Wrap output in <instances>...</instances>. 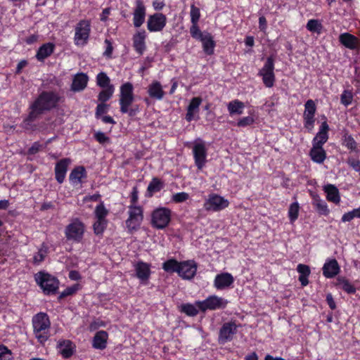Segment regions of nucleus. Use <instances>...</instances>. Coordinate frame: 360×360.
<instances>
[{
    "instance_id": "12",
    "label": "nucleus",
    "mask_w": 360,
    "mask_h": 360,
    "mask_svg": "<svg viewBox=\"0 0 360 360\" xmlns=\"http://www.w3.org/2000/svg\"><path fill=\"white\" fill-rule=\"evenodd\" d=\"M167 23L166 15L162 13H155L148 17L147 28L150 32H160Z\"/></svg>"
},
{
    "instance_id": "51",
    "label": "nucleus",
    "mask_w": 360,
    "mask_h": 360,
    "mask_svg": "<svg viewBox=\"0 0 360 360\" xmlns=\"http://www.w3.org/2000/svg\"><path fill=\"white\" fill-rule=\"evenodd\" d=\"M190 33L193 38L200 40L201 38L205 35L199 29L198 24H192L190 28Z\"/></svg>"
},
{
    "instance_id": "24",
    "label": "nucleus",
    "mask_w": 360,
    "mask_h": 360,
    "mask_svg": "<svg viewBox=\"0 0 360 360\" xmlns=\"http://www.w3.org/2000/svg\"><path fill=\"white\" fill-rule=\"evenodd\" d=\"M146 37V32L144 30L138 32L133 37V46L135 51L139 54L142 55L146 49L145 39Z\"/></svg>"
},
{
    "instance_id": "64",
    "label": "nucleus",
    "mask_w": 360,
    "mask_h": 360,
    "mask_svg": "<svg viewBox=\"0 0 360 360\" xmlns=\"http://www.w3.org/2000/svg\"><path fill=\"white\" fill-rule=\"evenodd\" d=\"M42 146L39 142H34L32 146L29 148V154L34 155L39 151Z\"/></svg>"
},
{
    "instance_id": "13",
    "label": "nucleus",
    "mask_w": 360,
    "mask_h": 360,
    "mask_svg": "<svg viewBox=\"0 0 360 360\" xmlns=\"http://www.w3.org/2000/svg\"><path fill=\"white\" fill-rule=\"evenodd\" d=\"M304 112L303 115L304 127L309 131L312 130L315 122L314 115L316 112V105L313 100H308L304 104Z\"/></svg>"
},
{
    "instance_id": "5",
    "label": "nucleus",
    "mask_w": 360,
    "mask_h": 360,
    "mask_svg": "<svg viewBox=\"0 0 360 360\" xmlns=\"http://www.w3.org/2000/svg\"><path fill=\"white\" fill-rule=\"evenodd\" d=\"M195 165L201 170L207 162V148L205 142L200 139L195 140L192 147Z\"/></svg>"
},
{
    "instance_id": "58",
    "label": "nucleus",
    "mask_w": 360,
    "mask_h": 360,
    "mask_svg": "<svg viewBox=\"0 0 360 360\" xmlns=\"http://www.w3.org/2000/svg\"><path fill=\"white\" fill-rule=\"evenodd\" d=\"M46 254V252L45 250H39L33 257V263L39 264L44 259Z\"/></svg>"
},
{
    "instance_id": "35",
    "label": "nucleus",
    "mask_w": 360,
    "mask_h": 360,
    "mask_svg": "<svg viewBox=\"0 0 360 360\" xmlns=\"http://www.w3.org/2000/svg\"><path fill=\"white\" fill-rule=\"evenodd\" d=\"M313 206L319 214L328 215L329 213V209L326 202L321 200L319 195H316L313 196Z\"/></svg>"
},
{
    "instance_id": "39",
    "label": "nucleus",
    "mask_w": 360,
    "mask_h": 360,
    "mask_svg": "<svg viewBox=\"0 0 360 360\" xmlns=\"http://www.w3.org/2000/svg\"><path fill=\"white\" fill-rule=\"evenodd\" d=\"M180 267V262L174 259H169L162 264V269L168 273H174L178 271Z\"/></svg>"
},
{
    "instance_id": "15",
    "label": "nucleus",
    "mask_w": 360,
    "mask_h": 360,
    "mask_svg": "<svg viewBox=\"0 0 360 360\" xmlns=\"http://www.w3.org/2000/svg\"><path fill=\"white\" fill-rule=\"evenodd\" d=\"M197 271V264L194 261H185L180 262L178 274L184 279H191Z\"/></svg>"
},
{
    "instance_id": "31",
    "label": "nucleus",
    "mask_w": 360,
    "mask_h": 360,
    "mask_svg": "<svg viewBox=\"0 0 360 360\" xmlns=\"http://www.w3.org/2000/svg\"><path fill=\"white\" fill-rule=\"evenodd\" d=\"M311 160L316 163H323L326 158V151L323 147L313 146L310 153Z\"/></svg>"
},
{
    "instance_id": "46",
    "label": "nucleus",
    "mask_w": 360,
    "mask_h": 360,
    "mask_svg": "<svg viewBox=\"0 0 360 360\" xmlns=\"http://www.w3.org/2000/svg\"><path fill=\"white\" fill-rule=\"evenodd\" d=\"M342 145L351 150H355L357 146L354 138L347 133L342 136Z\"/></svg>"
},
{
    "instance_id": "17",
    "label": "nucleus",
    "mask_w": 360,
    "mask_h": 360,
    "mask_svg": "<svg viewBox=\"0 0 360 360\" xmlns=\"http://www.w3.org/2000/svg\"><path fill=\"white\" fill-rule=\"evenodd\" d=\"M146 16V7L141 0L136 1V8L134 11V25L136 27H141L144 22Z\"/></svg>"
},
{
    "instance_id": "53",
    "label": "nucleus",
    "mask_w": 360,
    "mask_h": 360,
    "mask_svg": "<svg viewBox=\"0 0 360 360\" xmlns=\"http://www.w3.org/2000/svg\"><path fill=\"white\" fill-rule=\"evenodd\" d=\"M12 358V353L10 349L6 346L0 345V360H11Z\"/></svg>"
},
{
    "instance_id": "44",
    "label": "nucleus",
    "mask_w": 360,
    "mask_h": 360,
    "mask_svg": "<svg viewBox=\"0 0 360 360\" xmlns=\"http://www.w3.org/2000/svg\"><path fill=\"white\" fill-rule=\"evenodd\" d=\"M110 79L105 72H100L96 77L97 85L102 88H108L109 86H112L110 84Z\"/></svg>"
},
{
    "instance_id": "2",
    "label": "nucleus",
    "mask_w": 360,
    "mask_h": 360,
    "mask_svg": "<svg viewBox=\"0 0 360 360\" xmlns=\"http://www.w3.org/2000/svg\"><path fill=\"white\" fill-rule=\"evenodd\" d=\"M134 101V86L130 82H125L120 86L119 103L120 112L128 114L129 117L135 116L139 112L138 105L132 106Z\"/></svg>"
},
{
    "instance_id": "9",
    "label": "nucleus",
    "mask_w": 360,
    "mask_h": 360,
    "mask_svg": "<svg viewBox=\"0 0 360 360\" xmlns=\"http://www.w3.org/2000/svg\"><path fill=\"white\" fill-rule=\"evenodd\" d=\"M84 225L79 219L74 220L68 224L65 231V237L68 240L79 243L84 236Z\"/></svg>"
},
{
    "instance_id": "18",
    "label": "nucleus",
    "mask_w": 360,
    "mask_h": 360,
    "mask_svg": "<svg viewBox=\"0 0 360 360\" xmlns=\"http://www.w3.org/2000/svg\"><path fill=\"white\" fill-rule=\"evenodd\" d=\"M70 160L68 158H64L58 161L55 167L56 179L59 184L64 181L68 165Z\"/></svg>"
},
{
    "instance_id": "7",
    "label": "nucleus",
    "mask_w": 360,
    "mask_h": 360,
    "mask_svg": "<svg viewBox=\"0 0 360 360\" xmlns=\"http://www.w3.org/2000/svg\"><path fill=\"white\" fill-rule=\"evenodd\" d=\"M90 32V22L86 20H80L75 27V44L77 46H85L88 43Z\"/></svg>"
},
{
    "instance_id": "25",
    "label": "nucleus",
    "mask_w": 360,
    "mask_h": 360,
    "mask_svg": "<svg viewBox=\"0 0 360 360\" xmlns=\"http://www.w3.org/2000/svg\"><path fill=\"white\" fill-rule=\"evenodd\" d=\"M200 97H193L187 107V112L186 114V120L191 122L194 119V116L199 112V107L202 103Z\"/></svg>"
},
{
    "instance_id": "42",
    "label": "nucleus",
    "mask_w": 360,
    "mask_h": 360,
    "mask_svg": "<svg viewBox=\"0 0 360 360\" xmlns=\"http://www.w3.org/2000/svg\"><path fill=\"white\" fill-rule=\"evenodd\" d=\"M115 88L113 86H109L108 88H104V89L102 90L98 96V101L101 103H105L112 97Z\"/></svg>"
},
{
    "instance_id": "40",
    "label": "nucleus",
    "mask_w": 360,
    "mask_h": 360,
    "mask_svg": "<svg viewBox=\"0 0 360 360\" xmlns=\"http://www.w3.org/2000/svg\"><path fill=\"white\" fill-rule=\"evenodd\" d=\"M274 60L272 56L266 58V62L261 70L258 72V75L264 74L274 73Z\"/></svg>"
},
{
    "instance_id": "50",
    "label": "nucleus",
    "mask_w": 360,
    "mask_h": 360,
    "mask_svg": "<svg viewBox=\"0 0 360 360\" xmlns=\"http://www.w3.org/2000/svg\"><path fill=\"white\" fill-rule=\"evenodd\" d=\"M191 21L192 24H198V22L200 17V9L192 4L191 6Z\"/></svg>"
},
{
    "instance_id": "10",
    "label": "nucleus",
    "mask_w": 360,
    "mask_h": 360,
    "mask_svg": "<svg viewBox=\"0 0 360 360\" xmlns=\"http://www.w3.org/2000/svg\"><path fill=\"white\" fill-rule=\"evenodd\" d=\"M229 205L228 200L215 193L208 195L203 207L207 211L218 212L226 208Z\"/></svg>"
},
{
    "instance_id": "21",
    "label": "nucleus",
    "mask_w": 360,
    "mask_h": 360,
    "mask_svg": "<svg viewBox=\"0 0 360 360\" xmlns=\"http://www.w3.org/2000/svg\"><path fill=\"white\" fill-rule=\"evenodd\" d=\"M57 348L64 358H69L73 354L75 345L69 340H61L58 342Z\"/></svg>"
},
{
    "instance_id": "63",
    "label": "nucleus",
    "mask_w": 360,
    "mask_h": 360,
    "mask_svg": "<svg viewBox=\"0 0 360 360\" xmlns=\"http://www.w3.org/2000/svg\"><path fill=\"white\" fill-rule=\"evenodd\" d=\"M356 217L355 213L354 210H352L350 212H348L345 214H344L342 217V222H347L352 221L353 219Z\"/></svg>"
},
{
    "instance_id": "52",
    "label": "nucleus",
    "mask_w": 360,
    "mask_h": 360,
    "mask_svg": "<svg viewBox=\"0 0 360 360\" xmlns=\"http://www.w3.org/2000/svg\"><path fill=\"white\" fill-rule=\"evenodd\" d=\"M79 289V285L75 284L70 287L65 288L59 295V299H63L65 297L75 294Z\"/></svg>"
},
{
    "instance_id": "57",
    "label": "nucleus",
    "mask_w": 360,
    "mask_h": 360,
    "mask_svg": "<svg viewBox=\"0 0 360 360\" xmlns=\"http://www.w3.org/2000/svg\"><path fill=\"white\" fill-rule=\"evenodd\" d=\"M255 122V119L252 116L244 117L238 120L237 126L239 127H245L252 124Z\"/></svg>"
},
{
    "instance_id": "43",
    "label": "nucleus",
    "mask_w": 360,
    "mask_h": 360,
    "mask_svg": "<svg viewBox=\"0 0 360 360\" xmlns=\"http://www.w3.org/2000/svg\"><path fill=\"white\" fill-rule=\"evenodd\" d=\"M181 313H184L186 315H196L199 311H200L197 306V302H195L193 304H185L181 306Z\"/></svg>"
},
{
    "instance_id": "4",
    "label": "nucleus",
    "mask_w": 360,
    "mask_h": 360,
    "mask_svg": "<svg viewBox=\"0 0 360 360\" xmlns=\"http://www.w3.org/2000/svg\"><path fill=\"white\" fill-rule=\"evenodd\" d=\"M34 333L38 341L44 344L49 338L51 322L49 316H33Z\"/></svg>"
},
{
    "instance_id": "59",
    "label": "nucleus",
    "mask_w": 360,
    "mask_h": 360,
    "mask_svg": "<svg viewBox=\"0 0 360 360\" xmlns=\"http://www.w3.org/2000/svg\"><path fill=\"white\" fill-rule=\"evenodd\" d=\"M347 163L355 171H360V161L359 159L349 157L347 160Z\"/></svg>"
},
{
    "instance_id": "34",
    "label": "nucleus",
    "mask_w": 360,
    "mask_h": 360,
    "mask_svg": "<svg viewBox=\"0 0 360 360\" xmlns=\"http://www.w3.org/2000/svg\"><path fill=\"white\" fill-rule=\"evenodd\" d=\"M86 176V172L84 167L80 166L75 168L70 174V181L72 184H81L82 179Z\"/></svg>"
},
{
    "instance_id": "14",
    "label": "nucleus",
    "mask_w": 360,
    "mask_h": 360,
    "mask_svg": "<svg viewBox=\"0 0 360 360\" xmlns=\"http://www.w3.org/2000/svg\"><path fill=\"white\" fill-rule=\"evenodd\" d=\"M236 333L237 325L234 322L225 323L219 330V342L224 344L227 341H231Z\"/></svg>"
},
{
    "instance_id": "30",
    "label": "nucleus",
    "mask_w": 360,
    "mask_h": 360,
    "mask_svg": "<svg viewBox=\"0 0 360 360\" xmlns=\"http://www.w3.org/2000/svg\"><path fill=\"white\" fill-rule=\"evenodd\" d=\"M340 42L349 49H355L357 47V38L349 34L343 33L339 37Z\"/></svg>"
},
{
    "instance_id": "49",
    "label": "nucleus",
    "mask_w": 360,
    "mask_h": 360,
    "mask_svg": "<svg viewBox=\"0 0 360 360\" xmlns=\"http://www.w3.org/2000/svg\"><path fill=\"white\" fill-rule=\"evenodd\" d=\"M259 76L262 77V82L266 87L271 88L274 86L276 80L274 72L264 74Z\"/></svg>"
},
{
    "instance_id": "6",
    "label": "nucleus",
    "mask_w": 360,
    "mask_h": 360,
    "mask_svg": "<svg viewBox=\"0 0 360 360\" xmlns=\"http://www.w3.org/2000/svg\"><path fill=\"white\" fill-rule=\"evenodd\" d=\"M171 216L172 211L169 208H157L152 213L151 224L158 229H163L169 225Z\"/></svg>"
},
{
    "instance_id": "16",
    "label": "nucleus",
    "mask_w": 360,
    "mask_h": 360,
    "mask_svg": "<svg viewBox=\"0 0 360 360\" xmlns=\"http://www.w3.org/2000/svg\"><path fill=\"white\" fill-rule=\"evenodd\" d=\"M136 277L142 282L146 283L150 276V264L146 262L139 261L134 264Z\"/></svg>"
},
{
    "instance_id": "47",
    "label": "nucleus",
    "mask_w": 360,
    "mask_h": 360,
    "mask_svg": "<svg viewBox=\"0 0 360 360\" xmlns=\"http://www.w3.org/2000/svg\"><path fill=\"white\" fill-rule=\"evenodd\" d=\"M299 210L300 206L297 202H293L290 205L288 216L291 222H294L298 218Z\"/></svg>"
},
{
    "instance_id": "19",
    "label": "nucleus",
    "mask_w": 360,
    "mask_h": 360,
    "mask_svg": "<svg viewBox=\"0 0 360 360\" xmlns=\"http://www.w3.org/2000/svg\"><path fill=\"white\" fill-rule=\"evenodd\" d=\"M339 271L340 266L335 259L328 260L323 266V274L328 278L335 277Z\"/></svg>"
},
{
    "instance_id": "28",
    "label": "nucleus",
    "mask_w": 360,
    "mask_h": 360,
    "mask_svg": "<svg viewBox=\"0 0 360 360\" xmlns=\"http://www.w3.org/2000/svg\"><path fill=\"white\" fill-rule=\"evenodd\" d=\"M148 94L150 97L157 100H162L165 96L161 84L158 81L153 82L148 87Z\"/></svg>"
},
{
    "instance_id": "60",
    "label": "nucleus",
    "mask_w": 360,
    "mask_h": 360,
    "mask_svg": "<svg viewBox=\"0 0 360 360\" xmlns=\"http://www.w3.org/2000/svg\"><path fill=\"white\" fill-rule=\"evenodd\" d=\"M95 139L101 144L109 142L110 139L103 132L98 131L94 134Z\"/></svg>"
},
{
    "instance_id": "56",
    "label": "nucleus",
    "mask_w": 360,
    "mask_h": 360,
    "mask_svg": "<svg viewBox=\"0 0 360 360\" xmlns=\"http://www.w3.org/2000/svg\"><path fill=\"white\" fill-rule=\"evenodd\" d=\"M109 105L103 103L98 104L96 108L95 117L98 119L102 115L106 113L108 110Z\"/></svg>"
},
{
    "instance_id": "32",
    "label": "nucleus",
    "mask_w": 360,
    "mask_h": 360,
    "mask_svg": "<svg viewBox=\"0 0 360 360\" xmlns=\"http://www.w3.org/2000/svg\"><path fill=\"white\" fill-rule=\"evenodd\" d=\"M202 44L203 51L207 55H212L214 53L215 42L210 33H205V35L200 40Z\"/></svg>"
},
{
    "instance_id": "37",
    "label": "nucleus",
    "mask_w": 360,
    "mask_h": 360,
    "mask_svg": "<svg viewBox=\"0 0 360 360\" xmlns=\"http://www.w3.org/2000/svg\"><path fill=\"white\" fill-rule=\"evenodd\" d=\"M337 285L348 293H354L356 288L345 277H338L337 279Z\"/></svg>"
},
{
    "instance_id": "36",
    "label": "nucleus",
    "mask_w": 360,
    "mask_h": 360,
    "mask_svg": "<svg viewBox=\"0 0 360 360\" xmlns=\"http://www.w3.org/2000/svg\"><path fill=\"white\" fill-rule=\"evenodd\" d=\"M244 103L238 100H234L228 103L227 108L230 115H241L244 108Z\"/></svg>"
},
{
    "instance_id": "3",
    "label": "nucleus",
    "mask_w": 360,
    "mask_h": 360,
    "mask_svg": "<svg viewBox=\"0 0 360 360\" xmlns=\"http://www.w3.org/2000/svg\"><path fill=\"white\" fill-rule=\"evenodd\" d=\"M34 280L46 295L56 293L59 288L58 279L44 271L35 274Z\"/></svg>"
},
{
    "instance_id": "38",
    "label": "nucleus",
    "mask_w": 360,
    "mask_h": 360,
    "mask_svg": "<svg viewBox=\"0 0 360 360\" xmlns=\"http://www.w3.org/2000/svg\"><path fill=\"white\" fill-rule=\"evenodd\" d=\"M164 186V184L158 178H153L148 184L147 191L149 195L152 196L153 193L160 191Z\"/></svg>"
},
{
    "instance_id": "41",
    "label": "nucleus",
    "mask_w": 360,
    "mask_h": 360,
    "mask_svg": "<svg viewBox=\"0 0 360 360\" xmlns=\"http://www.w3.org/2000/svg\"><path fill=\"white\" fill-rule=\"evenodd\" d=\"M306 27L309 32L320 34L323 29V25L319 20L311 19L307 22Z\"/></svg>"
},
{
    "instance_id": "1",
    "label": "nucleus",
    "mask_w": 360,
    "mask_h": 360,
    "mask_svg": "<svg viewBox=\"0 0 360 360\" xmlns=\"http://www.w3.org/2000/svg\"><path fill=\"white\" fill-rule=\"evenodd\" d=\"M60 101V96L55 91H43L30 106V112L25 120V125L37 120L44 111L56 107Z\"/></svg>"
},
{
    "instance_id": "26",
    "label": "nucleus",
    "mask_w": 360,
    "mask_h": 360,
    "mask_svg": "<svg viewBox=\"0 0 360 360\" xmlns=\"http://www.w3.org/2000/svg\"><path fill=\"white\" fill-rule=\"evenodd\" d=\"M329 129L328 125L326 122L321 124L319 131L313 139V146H322L328 141V131Z\"/></svg>"
},
{
    "instance_id": "61",
    "label": "nucleus",
    "mask_w": 360,
    "mask_h": 360,
    "mask_svg": "<svg viewBox=\"0 0 360 360\" xmlns=\"http://www.w3.org/2000/svg\"><path fill=\"white\" fill-rule=\"evenodd\" d=\"M105 44L106 45V48H105V51L103 53V56L107 58H111L112 51H113L112 44L111 41L108 39H106L105 40Z\"/></svg>"
},
{
    "instance_id": "20",
    "label": "nucleus",
    "mask_w": 360,
    "mask_h": 360,
    "mask_svg": "<svg viewBox=\"0 0 360 360\" xmlns=\"http://www.w3.org/2000/svg\"><path fill=\"white\" fill-rule=\"evenodd\" d=\"M89 77L86 74L83 72L77 73L73 77L71 90L75 92L84 90L87 85Z\"/></svg>"
},
{
    "instance_id": "11",
    "label": "nucleus",
    "mask_w": 360,
    "mask_h": 360,
    "mask_svg": "<svg viewBox=\"0 0 360 360\" xmlns=\"http://www.w3.org/2000/svg\"><path fill=\"white\" fill-rule=\"evenodd\" d=\"M129 218L126 221V224L129 230L136 229L141 224L143 215L141 207L130 205L129 206Z\"/></svg>"
},
{
    "instance_id": "23",
    "label": "nucleus",
    "mask_w": 360,
    "mask_h": 360,
    "mask_svg": "<svg viewBox=\"0 0 360 360\" xmlns=\"http://www.w3.org/2000/svg\"><path fill=\"white\" fill-rule=\"evenodd\" d=\"M108 334L105 330L98 331L92 340V347L97 349L103 350L107 347Z\"/></svg>"
},
{
    "instance_id": "55",
    "label": "nucleus",
    "mask_w": 360,
    "mask_h": 360,
    "mask_svg": "<svg viewBox=\"0 0 360 360\" xmlns=\"http://www.w3.org/2000/svg\"><path fill=\"white\" fill-rule=\"evenodd\" d=\"M189 198V194L186 192L175 193L172 195V200L176 203L184 202Z\"/></svg>"
},
{
    "instance_id": "27",
    "label": "nucleus",
    "mask_w": 360,
    "mask_h": 360,
    "mask_svg": "<svg viewBox=\"0 0 360 360\" xmlns=\"http://www.w3.org/2000/svg\"><path fill=\"white\" fill-rule=\"evenodd\" d=\"M55 49V44L51 42L44 44L42 46H41L36 54L37 59L40 61L43 62L46 58L49 57Z\"/></svg>"
},
{
    "instance_id": "29",
    "label": "nucleus",
    "mask_w": 360,
    "mask_h": 360,
    "mask_svg": "<svg viewBox=\"0 0 360 360\" xmlns=\"http://www.w3.org/2000/svg\"><path fill=\"white\" fill-rule=\"evenodd\" d=\"M324 191L326 193V198L328 201L335 204H338L340 201V197L338 189L332 184H328L324 187Z\"/></svg>"
},
{
    "instance_id": "62",
    "label": "nucleus",
    "mask_w": 360,
    "mask_h": 360,
    "mask_svg": "<svg viewBox=\"0 0 360 360\" xmlns=\"http://www.w3.org/2000/svg\"><path fill=\"white\" fill-rule=\"evenodd\" d=\"M103 326H105V323L103 321L98 319L90 323L89 329L90 331H94Z\"/></svg>"
},
{
    "instance_id": "48",
    "label": "nucleus",
    "mask_w": 360,
    "mask_h": 360,
    "mask_svg": "<svg viewBox=\"0 0 360 360\" xmlns=\"http://www.w3.org/2000/svg\"><path fill=\"white\" fill-rule=\"evenodd\" d=\"M107 226V219H96L94 224V233L97 235L103 232Z\"/></svg>"
},
{
    "instance_id": "8",
    "label": "nucleus",
    "mask_w": 360,
    "mask_h": 360,
    "mask_svg": "<svg viewBox=\"0 0 360 360\" xmlns=\"http://www.w3.org/2000/svg\"><path fill=\"white\" fill-rule=\"evenodd\" d=\"M228 302L225 299L217 295H210L202 301H197V306L200 312H205L207 310H217L226 307Z\"/></svg>"
},
{
    "instance_id": "54",
    "label": "nucleus",
    "mask_w": 360,
    "mask_h": 360,
    "mask_svg": "<svg viewBox=\"0 0 360 360\" xmlns=\"http://www.w3.org/2000/svg\"><path fill=\"white\" fill-rule=\"evenodd\" d=\"M353 98L352 94L349 91H344L341 94L340 100L341 103L345 105V106L349 105L352 103Z\"/></svg>"
},
{
    "instance_id": "33",
    "label": "nucleus",
    "mask_w": 360,
    "mask_h": 360,
    "mask_svg": "<svg viewBox=\"0 0 360 360\" xmlns=\"http://www.w3.org/2000/svg\"><path fill=\"white\" fill-rule=\"evenodd\" d=\"M297 271L300 274L298 280L302 286H306L309 283L308 277L310 275L311 271L309 266L306 264H300L297 266Z\"/></svg>"
},
{
    "instance_id": "22",
    "label": "nucleus",
    "mask_w": 360,
    "mask_h": 360,
    "mask_svg": "<svg viewBox=\"0 0 360 360\" xmlns=\"http://www.w3.org/2000/svg\"><path fill=\"white\" fill-rule=\"evenodd\" d=\"M233 277L231 274L223 273L216 276L214 279V286L218 290L224 289L229 287L233 283Z\"/></svg>"
},
{
    "instance_id": "45",
    "label": "nucleus",
    "mask_w": 360,
    "mask_h": 360,
    "mask_svg": "<svg viewBox=\"0 0 360 360\" xmlns=\"http://www.w3.org/2000/svg\"><path fill=\"white\" fill-rule=\"evenodd\" d=\"M94 214L96 219H106L108 210L105 208L103 202H101V203L96 207Z\"/></svg>"
}]
</instances>
